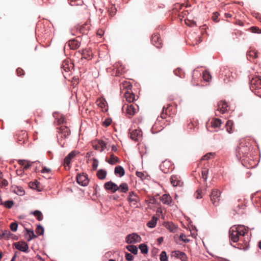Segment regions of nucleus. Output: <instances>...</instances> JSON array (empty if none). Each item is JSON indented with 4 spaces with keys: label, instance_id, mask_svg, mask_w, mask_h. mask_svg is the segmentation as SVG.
Returning <instances> with one entry per match:
<instances>
[{
    "label": "nucleus",
    "instance_id": "nucleus-11",
    "mask_svg": "<svg viewBox=\"0 0 261 261\" xmlns=\"http://www.w3.org/2000/svg\"><path fill=\"white\" fill-rule=\"evenodd\" d=\"M125 240L128 244L135 243L139 242L141 240V237L136 233H132L127 235Z\"/></svg>",
    "mask_w": 261,
    "mask_h": 261
},
{
    "label": "nucleus",
    "instance_id": "nucleus-41",
    "mask_svg": "<svg viewBox=\"0 0 261 261\" xmlns=\"http://www.w3.org/2000/svg\"><path fill=\"white\" fill-rule=\"evenodd\" d=\"M32 214H33L34 215L37 217V219L39 221H41L43 219V215L40 211L38 210H36L34 212H33Z\"/></svg>",
    "mask_w": 261,
    "mask_h": 261
},
{
    "label": "nucleus",
    "instance_id": "nucleus-16",
    "mask_svg": "<svg viewBox=\"0 0 261 261\" xmlns=\"http://www.w3.org/2000/svg\"><path fill=\"white\" fill-rule=\"evenodd\" d=\"M18 164L20 166V172H21L20 174H19L17 172V175H20L22 174V171H24V170H27L28 169L30 166H31V164H30L29 162L26 160H19L18 161Z\"/></svg>",
    "mask_w": 261,
    "mask_h": 261
},
{
    "label": "nucleus",
    "instance_id": "nucleus-61",
    "mask_svg": "<svg viewBox=\"0 0 261 261\" xmlns=\"http://www.w3.org/2000/svg\"><path fill=\"white\" fill-rule=\"evenodd\" d=\"M50 171H51V170L50 169L47 168L46 167H43L41 170V173H49V172H50Z\"/></svg>",
    "mask_w": 261,
    "mask_h": 261
},
{
    "label": "nucleus",
    "instance_id": "nucleus-28",
    "mask_svg": "<svg viewBox=\"0 0 261 261\" xmlns=\"http://www.w3.org/2000/svg\"><path fill=\"white\" fill-rule=\"evenodd\" d=\"M174 253L175 255L177 257L179 258L182 261L187 260V257L186 254L184 252H181L180 251H175Z\"/></svg>",
    "mask_w": 261,
    "mask_h": 261
},
{
    "label": "nucleus",
    "instance_id": "nucleus-44",
    "mask_svg": "<svg viewBox=\"0 0 261 261\" xmlns=\"http://www.w3.org/2000/svg\"><path fill=\"white\" fill-rule=\"evenodd\" d=\"M39 182L36 180L35 181H34V182H30V187L32 188V189H37L38 191H40L38 189V185H39Z\"/></svg>",
    "mask_w": 261,
    "mask_h": 261
},
{
    "label": "nucleus",
    "instance_id": "nucleus-4",
    "mask_svg": "<svg viewBox=\"0 0 261 261\" xmlns=\"http://www.w3.org/2000/svg\"><path fill=\"white\" fill-rule=\"evenodd\" d=\"M152 44L157 48H161L162 47L163 43L161 39L160 35L158 33H154L151 38Z\"/></svg>",
    "mask_w": 261,
    "mask_h": 261
},
{
    "label": "nucleus",
    "instance_id": "nucleus-31",
    "mask_svg": "<svg viewBox=\"0 0 261 261\" xmlns=\"http://www.w3.org/2000/svg\"><path fill=\"white\" fill-rule=\"evenodd\" d=\"M115 174H119L120 177L123 176L125 174V171L122 166H116L115 168Z\"/></svg>",
    "mask_w": 261,
    "mask_h": 261
},
{
    "label": "nucleus",
    "instance_id": "nucleus-26",
    "mask_svg": "<svg viewBox=\"0 0 261 261\" xmlns=\"http://www.w3.org/2000/svg\"><path fill=\"white\" fill-rule=\"evenodd\" d=\"M171 105L168 104L167 107H164L163 108L162 112L161 114V117L162 119H165L167 117V116L168 115V113L170 112V107Z\"/></svg>",
    "mask_w": 261,
    "mask_h": 261
},
{
    "label": "nucleus",
    "instance_id": "nucleus-56",
    "mask_svg": "<svg viewBox=\"0 0 261 261\" xmlns=\"http://www.w3.org/2000/svg\"><path fill=\"white\" fill-rule=\"evenodd\" d=\"M125 258L128 261H131L133 260L134 256L132 255L130 253H125Z\"/></svg>",
    "mask_w": 261,
    "mask_h": 261
},
{
    "label": "nucleus",
    "instance_id": "nucleus-62",
    "mask_svg": "<svg viewBox=\"0 0 261 261\" xmlns=\"http://www.w3.org/2000/svg\"><path fill=\"white\" fill-rule=\"evenodd\" d=\"M104 34V31L102 29H99L97 31V35L101 37Z\"/></svg>",
    "mask_w": 261,
    "mask_h": 261
},
{
    "label": "nucleus",
    "instance_id": "nucleus-12",
    "mask_svg": "<svg viewBox=\"0 0 261 261\" xmlns=\"http://www.w3.org/2000/svg\"><path fill=\"white\" fill-rule=\"evenodd\" d=\"M132 86L129 82L124 81L120 84V89L121 93L124 94V92L132 91Z\"/></svg>",
    "mask_w": 261,
    "mask_h": 261
},
{
    "label": "nucleus",
    "instance_id": "nucleus-29",
    "mask_svg": "<svg viewBox=\"0 0 261 261\" xmlns=\"http://www.w3.org/2000/svg\"><path fill=\"white\" fill-rule=\"evenodd\" d=\"M128 190L129 189L127 184L123 182L120 185L118 186V189L117 191H119L121 193H126Z\"/></svg>",
    "mask_w": 261,
    "mask_h": 261
},
{
    "label": "nucleus",
    "instance_id": "nucleus-46",
    "mask_svg": "<svg viewBox=\"0 0 261 261\" xmlns=\"http://www.w3.org/2000/svg\"><path fill=\"white\" fill-rule=\"evenodd\" d=\"M160 260L161 261H167V256L166 252L164 251H162L160 254Z\"/></svg>",
    "mask_w": 261,
    "mask_h": 261
},
{
    "label": "nucleus",
    "instance_id": "nucleus-1",
    "mask_svg": "<svg viewBox=\"0 0 261 261\" xmlns=\"http://www.w3.org/2000/svg\"><path fill=\"white\" fill-rule=\"evenodd\" d=\"M248 232V229L243 225L231 227L229 231V239L233 242H237L240 238L244 237Z\"/></svg>",
    "mask_w": 261,
    "mask_h": 261
},
{
    "label": "nucleus",
    "instance_id": "nucleus-19",
    "mask_svg": "<svg viewBox=\"0 0 261 261\" xmlns=\"http://www.w3.org/2000/svg\"><path fill=\"white\" fill-rule=\"evenodd\" d=\"M17 250L24 252H29V246L28 244L24 241H19L17 245Z\"/></svg>",
    "mask_w": 261,
    "mask_h": 261
},
{
    "label": "nucleus",
    "instance_id": "nucleus-59",
    "mask_svg": "<svg viewBox=\"0 0 261 261\" xmlns=\"http://www.w3.org/2000/svg\"><path fill=\"white\" fill-rule=\"evenodd\" d=\"M24 72L21 68H17V75L18 76L24 75Z\"/></svg>",
    "mask_w": 261,
    "mask_h": 261
},
{
    "label": "nucleus",
    "instance_id": "nucleus-54",
    "mask_svg": "<svg viewBox=\"0 0 261 261\" xmlns=\"http://www.w3.org/2000/svg\"><path fill=\"white\" fill-rule=\"evenodd\" d=\"M248 55L253 57L254 58H256L258 57L257 52L254 50L250 51Z\"/></svg>",
    "mask_w": 261,
    "mask_h": 261
},
{
    "label": "nucleus",
    "instance_id": "nucleus-14",
    "mask_svg": "<svg viewBox=\"0 0 261 261\" xmlns=\"http://www.w3.org/2000/svg\"><path fill=\"white\" fill-rule=\"evenodd\" d=\"M248 150L249 148L247 146L241 145L237 149V155L240 158H243L248 153Z\"/></svg>",
    "mask_w": 261,
    "mask_h": 261
},
{
    "label": "nucleus",
    "instance_id": "nucleus-8",
    "mask_svg": "<svg viewBox=\"0 0 261 261\" xmlns=\"http://www.w3.org/2000/svg\"><path fill=\"white\" fill-rule=\"evenodd\" d=\"M170 182L174 187H181L184 185V182L181 181L180 177L178 175H173L170 178Z\"/></svg>",
    "mask_w": 261,
    "mask_h": 261
},
{
    "label": "nucleus",
    "instance_id": "nucleus-15",
    "mask_svg": "<svg viewBox=\"0 0 261 261\" xmlns=\"http://www.w3.org/2000/svg\"><path fill=\"white\" fill-rule=\"evenodd\" d=\"M57 129H59L58 133L62 135V137L65 138L70 134V129L66 126L62 125Z\"/></svg>",
    "mask_w": 261,
    "mask_h": 261
},
{
    "label": "nucleus",
    "instance_id": "nucleus-60",
    "mask_svg": "<svg viewBox=\"0 0 261 261\" xmlns=\"http://www.w3.org/2000/svg\"><path fill=\"white\" fill-rule=\"evenodd\" d=\"M136 175L142 179H143L145 176V175L143 172L138 171L136 172Z\"/></svg>",
    "mask_w": 261,
    "mask_h": 261
},
{
    "label": "nucleus",
    "instance_id": "nucleus-7",
    "mask_svg": "<svg viewBox=\"0 0 261 261\" xmlns=\"http://www.w3.org/2000/svg\"><path fill=\"white\" fill-rule=\"evenodd\" d=\"M77 182L82 186H86L89 183V179L87 174L85 173L79 174L76 176Z\"/></svg>",
    "mask_w": 261,
    "mask_h": 261
},
{
    "label": "nucleus",
    "instance_id": "nucleus-64",
    "mask_svg": "<svg viewBox=\"0 0 261 261\" xmlns=\"http://www.w3.org/2000/svg\"><path fill=\"white\" fill-rule=\"evenodd\" d=\"M164 239L163 237H160L158 239L157 241L158 242V244L160 245L163 242Z\"/></svg>",
    "mask_w": 261,
    "mask_h": 261
},
{
    "label": "nucleus",
    "instance_id": "nucleus-57",
    "mask_svg": "<svg viewBox=\"0 0 261 261\" xmlns=\"http://www.w3.org/2000/svg\"><path fill=\"white\" fill-rule=\"evenodd\" d=\"M180 239H181L185 243H188L189 242V240L186 238V236L184 233H181L180 235Z\"/></svg>",
    "mask_w": 261,
    "mask_h": 261
},
{
    "label": "nucleus",
    "instance_id": "nucleus-37",
    "mask_svg": "<svg viewBox=\"0 0 261 261\" xmlns=\"http://www.w3.org/2000/svg\"><path fill=\"white\" fill-rule=\"evenodd\" d=\"M203 79L206 82H209L211 80L212 76L207 70H205L203 72Z\"/></svg>",
    "mask_w": 261,
    "mask_h": 261
},
{
    "label": "nucleus",
    "instance_id": "nucleus-33",
    "mask_svg": "<svg viewBox=\"0 0 261 261\" xmlns=\"http://www.w3.org/2000/svg\"><path fill=\"white\" fill-rule=\"evenodd\" d=\"M119 162V158L113 154L110 155V159L108 161V162L111 165L115 164Z\"/></svg>",
    "mask_w": 261,
    "mask_h": 261
},
{
    "label": "nucleus",
    "instance_id": "nucleus-17",
    "mask_svg": "<svg viewBox=\"0 0 261 261\" xmlns=\"http://www.w3.org/2000/svg\"><path fill=\"white\" fill-rule=\"evenodd\" d=\"M122 109H125L127 114L131 116H133L136 112V109L133 104L124 105Z\"/></svg>",
    "mask_w": 261,
    "mask_h": 261
},
{
    "label": "nucleus",
    "instance_id": "nucleus-49",
    "mask_svg": "<svg viewBox=\"0 0 261 261\" xmlns=\"http://www.w3.org/2000/svg\"><path fill=\"white\" fill-rule=\"evenodd\" d=\"M219 16V14L218 12H215L213 14V16L212 17V20L215 22H218L219 21L218 17Z\"/></svg>",
    "mask_w": 261,
    "mask_h": 261
},
{
    "label": "nucleus",
    "instance_id": "nucleus-42",
    "mask_svg": "<svg viewBox=\"0 0 261 261\" xmlns=\"http://www.w3.org/2000/svg\"><path fill=\"white\" fill-rule=\"evenodd\" d=\"M13 204L14 202L12 200H7L5 201L3 203L4 206L8 208H11L13 206Z\"/></svg>",
    "mask_w": 261,
    "mask_h": 261
},
{
    "label": "nucleus",
    "instance_id": "nucleus-36",
    "mask_svg": "<svg viewBox=\"0 0 261 261\" xmlns=\"http://www.w3.org/2000/svg\"><path fill=\"white\" fill-rule=\"evenodd\" d=\"M156 221L157 218L153 217L152 219L147 223V225L150 228H153L156 224Z\"/></svg>",
    "mask_w": 261,
    "mask_h": 261
},
{
    "label": "nucleus",
    "instance_id": "nucleus-27",
    "mask_svg": "<svg viewBox=\"0 0 261 261\" xmlns=\"http://www.w3.org/2000/svg\"><path fill=\"white\" fill-rule=\"evenodd\" d=\"M82 58H84L87 60H90L92 59V53L91 50L88 49H85L83 50L82 53Z\"/></svg>",
    "mask_w": 261,
    "mask_h": 261
},
{
    "label": "nucleus",
    "instance_id": "nucleus-63",
    "mask_svg": "<svg viewBox=\"0 0 261 261\" xmlns=\"http://www.w3.org/2000/svg\"><path fill=\"white\" fill-rule=\"evenodd\" d=\"M201 191L199 190H198L196 191V198L199 199V198H202V196L201 195Z\"/></svg>",
    "mask_w": 261,
    "mask_h": 261
},
{
    "label": "nucleus",
    "instance_id": "nucleus-48",
    "mask_svg": "<svg viewBox=\"0 0 261 261\" xmlns=\"http://www.w3.org/2000/svg\"><path fill=\"white\" fill-rule=\"evenodd\" d=\"M185 23L190 27H195L196 25V22L194 21L190 20L189 19L185 20Z\"/></svg>",
    "mask_w": 261,
    "mask_h": 261
},
{
    "label": "nucleus",
    "instance_id": "nucleus-10",
    "mask_svg": "<svg viewBox=\"0 0 261 261\" xmlns=\"http://www.w3.org/2000/svg\"><path fill=\"white\" fill-rule=\"evenodd\" d=\"M142 137V132L140 129H134L130 132V138L134 141H139Z\"/></svg>",
    "mask_w": 261,
    "mask_h": 261
},
{
    "label": "nucleus",
    "instance_id": "nucleus-45",
    "mask_svg": "<svg viewBox=\"0 0 261 261\" xmlns=\"http://www.w3.org/2000/svg\"><path fill=\"white\" fill-rule=\"evenodd\" d=\"M36 232L38 235H42L44 232V229L42 226L39 225L36 229Z\"/></svg>",
    "mask_w": 261,
    "mask_h": 261
},
{
    "label": "nucleus",
    "instance_id": "nucleus-9",
    "mask_svg": "<svg viewBox=\"0 0 261 261\" xmlns=\"http://www.w3.org/2000/svg\"><path fill=\"white\" fill-rule=\"evenodd\" d=\"M261 88V77L256 76L252 78L250 81V89L253 90Z\"/></svg>",
    "mask_w": 261,
    "mask_h": 261
},
{
    "label": "nucleus",
    "instance_id": "nucleus-55",
    "mask_svg": "<svg viewBox=\"0 0 261 261\" xmlns=\"http://www.w3.org/2000/svg\"><path fill=\"white\" fill-rule=\"evenodd\" d=\"M98 161L96 159H93V163L92 165V168L94 170H96L98 167Z\"/></svg>",
    "mask_w": 261,
    "mask_h": 261
},
{
    "label": "nucleus",
    "instance_id": "nucleus-23",
    "mask_svg": "<svg viewBox=\"0 0 261 261\" xmlns=\"http://www.w3.org/2000/svg\"><path fill=\"white\" fill-rule=\"evenodd\" d=\"M227 107L228 105L226 102L220 101L218 104L217 111H219L222 114H223L227 111Z\"/></svg>",
    "mask_w": 261,
    "mask_h": 261
},
{
    "label": "nucleus",
    "instance_id": "nucleus-2",
    "mask_svg": "<svg viewBox=\"0 0 261 261\" xmlns=\"http://www.w3.org/2000/svg\"><path fill=\"white\" fill-rule=\"evenodd\" d=\"M220 192L217 189H213L210 195L211 201L215 206L219 205L220 201Z\"/></svg>",
    "mask_w": 261,
    "mask_h": 261
},
{
    "label": "nucleus",
    "instance_id": "nucleus-38",
    "mask_svg": "<svg viewBox=\"0 0 261 261\" xmlns=\"http://www.w3.org/2000/svg\"><path fill=\"white\" fill-rule=\"evenodd\" d=\"M127 249L134 254H137L138 248L136 246L128 245L126 246Z\"/></svg>",
    "mask_w": 261,
    "mask_h": 261
},
{
    "label": "nucleus",
    "instance_id": "nucleus-43",
    "mask_svg": "<svg viewBox=\"0 0 261 261\" xmlns=\"http://www.w3.org/2000/svg\"><path fill=\"white\" fill-rule=\"evenodd\" d=\"M139 249L142 253H146L148 252L147 246L144 244H140L139 245Z\"/></svg>",
    "mask_w": 261,
    "mask_h": 261
},
{
    "label": "nucleus",
    "instance_id": "nucleus-20",
    "mask_svg": "<svg viewBox=\"0 0 261 261\" xmlns=\"http://www.w3.org/2000/svg\"><path fill=\"white\" fill-rule=\"evenodd\" d=\"M12 239L15 240L16 239V236L10 232L9 230H5L0 234V239Z\"/></svg>",
    "mask_w": 261,
    "mask_h": 261
},
{
    "label": "nucleus",
    "instance_id": "nucleus-51",
    "mask_svg": "<svg viewBox=\"0 0 261 261\" xmlns=\"http://www.w3.org/2000/svg\"><path fill=\"white\" fill-rule=\"evenodd\" d=\"M112 122V120L110 118L106 119L103 122L102 124L103 126L106 127L109 126Z\"/></svg>",
    "mask_w": 261,
    "mask_h": 261
},
{
    "label": "nucleus",
    "instance_id": "nucleus-25",
    "mask_svg": "<svg viewBox=\"0 0 261 261\" xmlns=\"http://www.w3.org/2000/svg\"><path fill=\"white\" fill-rule=\"evenodd\" d=\"M127 199L129 202L135 204L138 201L139 198L133 191H132L129 192Z\"/></svg>",
    "mask_w": 261,
    "mask_h": 261
},
{
    "label": "nucleus",
    "instance_id": "nucleus-6",
    "mask_svg": "<svg viewBox=\"0 0 261 261\" xmlns=\"http://www.w3.org/2000/svg\"><path fill=\"white\" fill-rule=\"evenodd\" d=\"M92 145L95 150H98L100 151H102L107 147L105 142L100 140H95L93 141L92 142Z\"/></svg>",
    "mask_w": 261,
    "mask_h": 261
},
{
    "label": "nucleus",
    "instance_id": "nucleus-24",
    "mask_svg": "<svg viewBox=\"0 0 261 261\" xmlns=\"http://www.w3.org/2000/svg\"><path fill=\"white\" fill-rule=\"evenodd\" d=\"M124 96L126 101L129 103L133 102L135 100V95L132 91H130L129 92L125 91Z\"/></svg>",
    "mask_w": 261,
    "mask_h": 261
},
{
    "label": "nucleus",
    "instance_id": "nucleus-35",
    "mask_svg": "<svg viewBox=\"0 0 261 261\" xmlns=\"http://www.w3.org/2000/svg\"><path fill=\"white\" fill-rule=\"evenodd\" d=\"M226 130L229 133H232L233 122L231 120H228L226 123Z\"/></svg>",
    "mask_w": 261,
    "mask_h": 261
},
{
    "label": "nucleus",
    "instance_id": "nucleus-47",
    "mask_svg": "<svg viewBox=\"0 0 261 261\" xmlns=\"http://www.w3.org/2000/svg\"><path fill=\"white\" fill-rule=\"evenodd\" d=\"M250 30L253 33H260L261 30L257 27H252L250 28Z\"/></svg>",
    "mask_w": 261,
    "mask_h": 261
},
{
    "label": "nucleus",
    "instance_id": "nucleus-50",
    "mask_svg": "<svg viewBox=\"0 0 261 261\" xmlns=\"http://www.w3.org/2000/svg\"><path fill=\"white\" fill-rule=\"evenodd\" d=\"M25 194L24 189L21 187H17V195L23 196Z\"/></svg>",
    "mask_w": 261,
    "mask_h": 261
},
{
    "label": "nucleus",
    "instance_id": "nucleus-21",
    "mask_svg": "<svg viewBox=\"0 0 261 261\" xmlns=\"http://www.w3.org/2000/svg\"><path fill=\"white\" fill-rule=\"evenodd\" d=\"M165 227L170 232H176L178 229V227L172 222H167L165 224Z\"/></svg>",
    "mask_w": 261,
    "mask_h": 261
},
{
    "label": "nucleus",
    "instance_id": "nucleus-30",
    "mask_svg": "<svg viewBox=\"0 0 261 261\" xmlns=\"http://www.w3.org/2000/svg\"><path fill=\"white\" fill-rule=\"evenodd\" d=\"M107 174V173L106 170L103 169H99V170H98L96 175L99 179L103 180L106 178Z\"/></svg>",
    "mask_w": 261,
    "mask_h": 261
},
{
    "label": "nucleus",
    "instance_id": "nucleus-32",
    "mask_svg": "<svg viewBox=\"0 0 261 261\" xmlns=\"http://www.w3.org/2000/svg\"><path fill=\"white\" fill-rule=\"evenodd\" d=\"M174 73L175 75L180 77L184 78L185 77V73L181 68H177L174 71Z\"/></svg>",
    "mask_w": 261,
    "mask_h": 261
},
{
    "label": "nucleus",
    "instance_id": "nucleus-58",
    "mask_svg": "<svg viewBox=\"0 0 261 261\" xmlns=\"http://www.w3.org/2000/svg\"><path fill=\"white\" fill-rule=\"evenodd\" d=\"M10 228L12 231H16V221H14L11 224Z\"/></svg>",
    "mask_w": 261,
    "mask_h": 261
},
{
    "label": "nucleus",
    "instance_id": "nucleus-13",
    "mask_svg": "<svg viewBox=\"0 0 261 261\" xmlns=\"http://www.w3.org/2000/svg\"><path fill=\"white\" fill-rule=\"evenodd\" d=\"M104 187L106 190L110 191L112 193H115L118 189V186L111 181L106 182Z\"/></svg>",
    "mask_w": 261,
    "mask_h": 261
},
{
    "label": "nucleus",
    "instance_id": "nucleus-34",
    "mask_svg": "<svg viewBox=\"0 0 261 261\" xmlns=\"http://www.w3.org/2000/svg\"><path fill=\"white\" fill-rule=\"evenodd\" d=\"M116 11L117 9L115 6L114 5H111L108 9V12L109 13V15L111 17H113L115 15Z\"/></svg>",
    "mask_w": 261,
    "mask_h": 261
},
{
    "label": "nucleus",
    "instance_id": "nucleus-18",
    "mask_svg": "<svg viewBox=\"0 0 261 261\" xmlns=\"http://www.w3.org/2000/svg\"><path fill=\"white\" fill-rule=\"evenodd\" d=\"M160 200L165 204L171 206L172 202V197L169 194H163L160 197Z\"/></svg>",
    "mask_w": 261,
    "mask_h": 261
},
{
    "label": "nucleus",
    "instance_id": "nucleus-52",
    "mask_svg": "<svg viewBox=\"0 0 261 261\" xmlns=\"http://www.w3.org/2000/svg\"><path fill=\"white\" fill-rule=\"evenodd\" d=\"M207 173L208 170L207 169H204L202 171V177L204 181L207 179Z\"/></svg>",
    "mask_w": 261,
    "mask_h": 261
},
{
    "label": "nucleus",
    "instance_id": "nucleus-53",
    "mask_svg": "<svg viewBox=\"0 0 261 261\" xmlns=\"http://www.w3.org/2000/svg\"><path fill=\"white\" fill-rule=\"evenodd\" d=\"M213 155V153L210 152L206 153L205 155L202 156L201 160H207L210 159L211 156Z\"/></svg>",
    "mask_w": 261,
    "mask_h": 261
},
{
    "label": "nucleus",
    "instance_id": "nucleus-39",
    "mask_svg": "<svg viewBox=\"0 0 261 261\" xmlns=\"http://www.w3.org/2000/svg\"><path fill=\"white\" fill-rule=\"evenodd\" d=\"M71 6H81L83 4L82 0H68Z\"/></svg>",
    "mask_w": 261,
    "mask_h": 261
},
{
    "label": "nucleus",
    "instance_id": "nucleus-40",
    "mask_svg": "<svg viewBox=\"0 0 261 261\" xmlns=\"http://www.w3.org/2000/svg\"><path fill=\"white\" fill-rule=\"evenodd\" d=\"M62 68L64 69V70L66 72H68L70 70V66L69 65V61L67 60H65L63 61L62 64Z\"/></svg>",
    "mask_w": 261,
    "mask_h": 261
},
{
    "label": "nucleus",
    "instance_id": "nucleus-5",
    "mask_svg": "<svg viewBox=\"0 0 261 261\" xmlns=\"http://www.w3.org/2000/svg\"><path fill=\"white\" fill-rule=\"evenodd\" d=\"M222 122L221 120L219 118H213L209 125L207 126V129L210 132H213L214 129H218L220 128Z\"/></svg>",
    "mask_w": 261,
    "mask_h": 261
},
{
    "label": "nucleus",
    "instance_id": "nucleus-22",
    "mask_svg": "<svg viewBox=\"0 0 261 261\" xmlns=\"http://www.w3.org/2000/svg\"><path fill=\"white\" fill-rule=\"evenodd\" d=\"M68 46L71 49H76L80 46V42L77 39H71L68 41Z\"/></svg>",
    "mask_w": 261,
    "mask_h": 261
},
{
    "label": "nucleus",
    "instance_id": "nucleus-3",
    "mask_svg": "<svg viewBox=\"0 0 261 261\" xmlns=\"http://www.w3.org/2000/svg\"><path fill=\"white\" fill-rule=\"evenodd\" d=\"M79 153V151L73 150L65 157L64 160V166H65L66 169H67V167H68V169H69V165L70 164L71 161Z\"/></svg>",
    "mask_w": 261,
    "mask_h": 261
}]
</instances>
